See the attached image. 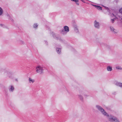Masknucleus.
I'll return each mask as SVG.
<instances>
[{
    "label": "nucleus",
    "mask_w": 122,
    "mask_h": 122,
    "mask_svg": "<svg viewBox=\"0 0 122 122\" xmlns=\"http://www.w3.org/2000/svg\"><path fill=\"white\" fill-rule=\"evenodd\" d=\"M96 107L101 112L103 115L107 117L108 119L110 122H120L116 117L112 115H108L101 107L98 105H96Z\"/></svg>",
    "instance_id": "f257e3e1"
},
{
    "label": "nucleus",
    "mask_w": 122,
    "mask_h": 122,
    "mask_svg": "<svg viewBox=\"0 0 122 122\" xmlns=\"http://www.w3.org/2000/svg\"><path fill=\"white\" fill-rule=\"evenodd\" d=\"M69 30V27L66 26H65L64 27V29L61 31V33L63 35H65L68 32Z\"/></svg>",
    "instance_id": "f03ea898"
},
{
    "label": "nucleus",
    "mask_w": 122,
    "mask_h": 122,
    "mask_svg": "<svg viewBox=\"0 0 122 122\" xmlns=\"http://www.w3.org/2000/svg\"><path fill=\"white\" fill-rule=\"evenodd\" d=\"M43 69L42 67L38 66L36 68V71L37 73L41 74L43 73Z\"/></svg>",
    "instance_id": "7ed1b4c3"
},
{
    "label": "nucleus",
    "mask_w": 122,
    "mask_h": 122,
    "mask_svg": "<svg viewBox=\"0 0 122 122\" xmlns=\"http://www.w3.org/2000/svg\"><path fill=\"white\" fill-rule=\"evenodd\" d=\"M84 92H82V90H80L79 91V93L78 94L79 98L81 101H83V97L82 96Z\"/></svg>",
    "instance_id": "20e7f679"
},
{
    "label": "nucleus",
    "mask_w": 122,
    "mask_h": 122,
    "mask_svg": "<svg viewBox=\"0 0 122 122\" xmlns=\"http://www.w3.org/2000/svg\"><path fill=\"white\" fill-rule=\"evenodd\" d=\"M94 26L97 29H99L100 28V24L97 20H95L94 22Z\"/></svg>",
    "instance_id": "39448f33"
},
{
    "label": "nucleus",
    "mask_w": 122,
    "mask_h": 122,
    "mask_svg": "<svg viewBox=\"0 0 122 122\" xmlns=\"http://www.w3.org/2000/svg\"><path fill=\"white\" fill-rule=\"evenodd\" d=\"M110 28L111 31L114 33H117L118 32L117 30L114 29L113 27L112 26H110Z\"/></svg>",
    "instance_id": "423d86ee"
},
{
    "label": "nucleus",
    "mask_w": 122,
    "mask_h": 122,
    "mask_svg": "<svg viewBox=\"0 0 122 122\" xmlns=\"http://www.w3.org/2000/svg\"><path fill=\"white\" fill-rule=\"evenodd\" d=\"M14 89V86L12 85H10L9 86V90L10 92H13Z\"/></svg>",
    "instance_id": "0eeeda50"
},
{
    "label": "nucleus",
    "mask_w": 122,
    "mask_h": 122,
    "mask_svg": "<svg viewBox=\"0 0 122 122\" xmlns=\"http://www.w3.org/2000/svg\"><path fill=\"white\" fill-rule=\"evenodd\" d=\"M5 74L10 78L11 77V74L10 72L6 71L5 72Z\"/></svg>",
    "instance_id": "6e6552de"
},
{
    "label": "nucleus",
    "mask_w": 122,
    "mask_h": 122,
    "mask_svg": "<svg viewBox=\"0 0 122 122\" xmlns=\"http://www.w3.org/2000/svg\"><path fill=\"white\" fill-rule=\"evenodd\" d=\"M82 92H84V93L83 94L85 98H86L89 96L84 91L82 90Z\"/></svg>",
    "instance_id": "1a4fd4ad"
},
{
    "label": "nucleus",
    "mask_w": 122,
    "mask_h": 122,
    "mask_svg": "<svg viewBox=\"0 0 122 122\" xmlns=\"http://www.w3.org/2000/svg\"><path fill=\"white\" fill-rule=\"evenodd\" d=\"M29 82L30 83H33L35 81V80L34 79H32L31 78H29L28 80Z\"/></svg>",
    "instance_id": "9d476101"
},
{
    "label": "nucleus",
    "mask_w": 122,
    "mask_h": 122,
    "mask_svg": "<svg viewBox=\"0 0 122 122\" xmlns=\"http://www.w3.org/2000/svg\"><path fill=\"white\" fill-rule=\"evenodd\" d=\"M107 69L108 71H111L112 70V67L110 66H108L107 67Z\"/></svg>",
    "instance_id": "9b49d317"
},
{
    "label": "nucleus",
    "mask_w": 122,
    "mask_h": 122,
    "mask_svg": "<svg viewBox=\"0 0 122 122\" xmlns=\"http://www.w3.org/2000/svg\"><path fill=\"white\" fill-rule=\"evenodd\" d=\"M122 84V83L119 82H117L116 83L115 85L117 86L121 87Z\"/></svg>",
    "instance_id": "f8f14e48"
},
{
    "label": "nucleus",
    "mask_w": 122,
    "mask_h": 122,
    "mask_svg": "<svg viewBox=\"0 0 122 122\" xmlns=\"http://www.w3.org/2000/svg\"><path fill=\"white\" fill-rule=\"evenodd\" d=\"M74 29L75 31L76 32H79L77 26L76 25L74 26Z\"/></svg>",
    "instance_id": "ddd939ff"
},
{
    "label": "nucleus",
    "mask_w": 122,
    "mask_h": 122,
    "mask_svg": "<svg viewBox=\"0 0 122 122\" xmlns=\"http://www.w3.org/2000/svg\"><path fill=\"white\" fill-rule=\"evenodd\" d=\"M3 10L2 8L0 7V15L1 16L2 15L3 13Z\"/></svg>",
    "instance_id": "4468645a"
},
{
    "label": "nucleus",
    "mask_w": 122,
    "mask_h": 122,
    "mask_svg": "<svg viewBox=\"0 0 122 122\" xmlns=\"http://www.w3.org/2000/svg\"><path fill=\"white\" fill-rule=\"evenodd\" d=\"M116 69L118 70H122V67L119 66H116Z\"/></svg>",
    "instance_id": "2eb2a0df"
},
{
    "label": "nucleus",
    "mask_w": 122,
    "mask_h": 122,
    "mask_svg": "<svg viewBox=\"0 0 122 122\" xmlns=\"http://www.w3.org/2000/svg\"><path fill=\"white\" fill-rule=\"evenodd\" d=\"M95 6L97 9L101 10H102V8L100 6L96 5H95Z\"/></svg>",
    "instance_id": "dca6fc26"
},
{
    "label": "nucleus",
    "mask_w": 122,
    "mask_h": 122,
    "mask_svg": "<svg viewBox=\"0 0 122 122\" xmlns=\"http://www.w3.org/2000/svg\"><path fill=\"white\" fill-rule=\"evenodd\" d=\"M57 52L58 53H60L61 51V49L60 48H57L56 49Z\"/></svg>",
    "instance_id": "f3484780"
},
{
    "label": "nucleus",
    "mask_w": 122,
    "mask_h": 122,
    "mask_svg": "<svg viewBox=\"0 0 122 122\" xmlns=\"http://www.w3.org/2000/svg\"><path fill=\"white\" fill-rule=\"evenodd\" d=\"M38 26V25L37 23L34 24L33 25V26L34 28H37Z\"/></svg>",
    "instance_id": "a211bd4d"
},
{
    "label": "nucleus",
    "mask_w": 122,
    "mask_h": 122,
    "mask_svg": "<svg viewBox=\"0 0 122 122\" xmlns=\"http://www.w3.org/2000/svg\"><path fill=\"white\" fill-rule=\"evenodd\" d=\"M115 20V18L112 19H111V22L112 23H113L114 22V21Z\"/></svg>",
    "instance_id": "6ab92c4d"
},
{
    "label": "nucleus",
    "mask_w": 122,
    "mask_h": 122,
    "mask_svg": "<svg viewBox=\"0 0 122 122\" xmlns=\"http://www.w3.org/2000/svg\"><path fill=\"white\" fill-rule=\"evenodd\" d=\"M20 43L21 44H24V42L23 41H20Z\"/></svg>",
    "instance_id": "aec40b11"
},
{
    "label": "nucleus",
    "mask_w": 122,
    "mask_h": 122,
    "mask_svg": "<svg viewBox=\"0 0 122 122\" xmlns=\"http://www.w3.org/2000/svg\"><path fill=\"white\" fill-rule=\"evenodd\" d=\"M106 47L107 48H110V46L108 45H107L106 46Z\"/></svg>",
    "instance_id": "412c9836"
},
{
    "label": "nucleus",
    "mask_w": 122,
    "mask_h": 122,
    "mask_svg": "<svg viewBox=\"0 0 122 122\" xmlns=\"http://www.w3.org/2000/svg\"><path fill=\"white\" fill-rule=\"evenodd\" d=\"M120 12L122 14V8L121 9L119 10Z\"/></svg>",
    "instance_id": "4be33fe9"
},
{
    "label": "nucleus",
    "mask_w": 122,
    "mask_h": 122,
    "mask_svg": "<svg viewBox=\"0 0 122 122\" xmlns=\"http://www.w3.org/2000/svg\"><path fill=\"white\" fill-rule=\"evenodd\" d=\"M116 92H113L112 94L113 95H116Z\"/></svg>",
    "instance_id": "5701e85b"
},
{
    "label": "nucleus",
    "mask_w": 122,
    "mask_h": 122,
    "mask_svg": "<svg viewBox=\"0 0 122 122\" xmlns=\"http://www.w3.org/2000/svg\"><path fill=\"white\" fill-rule=\"evenodd\" d=\"M74 1L75 2H77L78 1V0H75Z\"/></svg>",
    "instance_id": "b1692460"
},
{
    "label": "nucleus",
    "mask_w": 122,
    "mask_h": 122,
    "mask_svg": "<svg viewBox=\"0 0 122 122\" xmlns=\"http://www.w3.org/2000/svg\"><path fill=\"white\" fill-rule=\"evenodd\" d=\"M4 25L2 24H0V26H3Z\"/></svg>",
    "instance_id": "393cba45"
},
{
    "label": "nucleus",
    "mask_w": 122,
    "mask_h": 122,
    "mask_svg": "<svg viewBox=\"0 0 122 122\" xmlns=\"http://www.w3.org/2000/svg\"><path fill=\"white\" fill-rule=\"evenodd\" d=\"M104 7L106 8V9H108V7H106V6H104Z\"/></svg>",
    "instance_id": "a878e982"
},
{
    "label": "nucleus",
    "mask_w": 122,
    "mask_h": 122,
    "mask_svg": "<svg viewBox=\"0 0 122 122\" xmlns=\"http://www.w3.org/2000/svg\"><path fill=\"white\" fill-rule=\"evenodd\" d=\"M76 4L78 5H79V4L78 3H76Z\"/></svg>",
    "instance_id": "bb28decb"
},
{
    "label": "nucleus",
    "mask_w": 122,
    "mask_h": 122,
    "mask_svg": "<svg viewBox=\"0 0 122 122\" xmlns=\"http://www.w3.org/2000/svg\"><path fill=\"white\" fill-rule=\"evenodd\" d=\"M112 15H113V16H114V15L113 14H112Z\"/></svg>",
    "instance_id": "cd10ccee"
},
{
    "label": "nucleus",
    "mask_w": 122,
    "mask_h": 122,
    "mask_svg": "<svg viewBox=\"0 0 122 122\" xmlns=\"http://www.w3.org/2000/svg\"><path fill=\"white\" fill-rule=\"evenodd\" d=\"M15 80L17 81H18V80L17 79H16Z\"/></svg>",
    "instance_id": "c85d7f7f"
},
{
    "label": "nucleus",
    "mask_w": 122,
    "mask_h": 122,
    "mask_svg": "<svg viewBox=\"0 0 122 122\" xmlns=\"http://www.w3.org/2000/svg\"><path fill=\"white\" fill-rule=\"evenodd\" d=\"M121 87L122 88V83L121 85Z\"/></svg>",
    "instance_id": "c756f323"
},
{
    "label": "nucleus",
    "mask_w": 122,
    "mask_h": 122,
    "mask_svg": "<svg viewBox=\"0 0 122 122\" xmlns=\"http://www.w3.org/2000/svg\"><path fill=\"white\" fill-rule=\"evenodd\" d=\"M71 0L72 1H74L75 0Z\"/></svg>",
    "instance_id": "7c9ffc66"
},
{
    "label": "nucleus",
    "mask_w": 122,
    "mask_h": 122,
    "mask_svg": "<svg viewBox=\"0 0 122 122\" xmlns=\"http://www.w3.org/2000/svg\"><path fill=\"white\" fill-rule=\"evenodd\" d=\"M82 1H83V0H81Z\"/></svg>",
    "instance_id": "2f4dec72"
},
{
    "label": "nucleus",
    "mask_w": 122,
    "mask_h": 122,
    "mask_svg": "<svg viewBox=\"0 0 122 122\" xmlns=\"http://www.w3.org/2000/svg\"><path fill=\"white\" fill-rule=\"evenodd\" d=\"M54 35H53V36L54 37Z\"/></svg>",
    "instance_id": "473e14b6"
}]
</instances>
